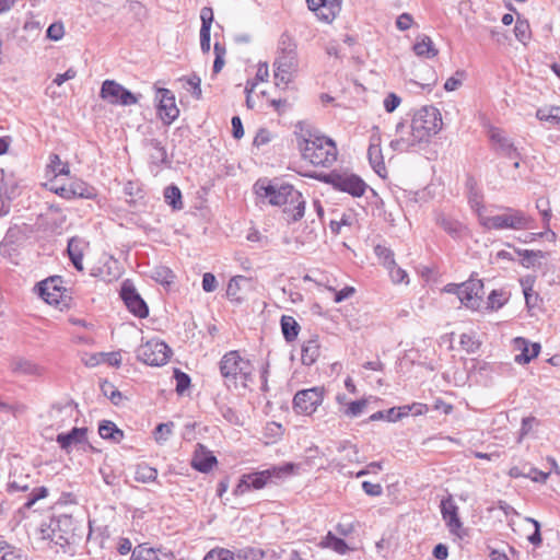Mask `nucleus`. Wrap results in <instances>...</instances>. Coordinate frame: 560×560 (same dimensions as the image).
<instances>
[{"label": "nucleus", "mask_w": 560, "mask_h": 560, "mask_svg": "<svg viewBox=\"0 0 560 560\" xmlns=\"http://www.w3.org/2000/svg\"><path fill=\"white\" fill-rule=\"evenodd\" d=\"M442 116L434 106L417 109L410 121L396 125L395 137L389 147L397 152L417 151L442 129Z\"/></svg>", "instance_id": "f257e3e1"}, {"label": "nucleus", "mask_w": 560, "mask_h": 560, "mask_svg": "<svg viewBox=\"0 0 560 560\" xmlns=\"http://www.w3.org/2000/svg\"><path fill=\"white\" fill-rule=\"evenodd\" d=\"M296 141L302 158L315 166L329 167L337 160L335 141L314 128L300 126Z\"/></svg>", "instance_id": "f03ea898"}, {"label": "nucleus", "mask_w": 560, "mask_h": 560, "mask_svg": "<svg viewBox=\"0 0 560 560\" xmlns=\"http://www.w3.org/2000/svg\"><path fill=\"white\" fill-rule=\"evenodd\" d=\"M299 66L296 43L291 35L283 33L279 38L273 62L276 85L287 88L293 82L299 73Z\"/></svg>", "instance_id": "7ed1b4c3"}, {"label": "nucleus", "mask_w": 560, "mask_h": 560, "mask_svg": "<svg viewBox=\"0 0 560 560\" xmlns=\"http://www.w3.org/2000/svg\"><path fill=\"white\" fill-rule=\"evenodd\" d=\"M264 190L262 196L269 199L273 206L284 205V213L289 222L301 220L305 212V200L302 194L292 185H273L269 184L260 188Z\"/></svg>", "instance_id": "20e7f679"}, {"label": "nucleus", "mask_w": 560, "mask_h": 560, "mask_svg": "<svg viewBox=\"0 0 560 560\" xmlns=\"http://www.w3.org/2000/svg\"><path fill=\"white\" fill-rule=\"evenodd\" d=\"M220 372L229 388H246L252 381L253 365L237 351H230L220 361Z\"/></svg>", "instance_id": "39448f33"}, {"label": "nucleus", "mask_w": 560, "mask_h": 560, "mask_svg": "<svg viewBox=\"0 0 560 560\" xmlns=\"http://www.w3.org/2000/svg\"><path fill=\"white\" fill-rule=\"evenodd\" d=\"M74 520L71 515L60 514L40 526V538L54 545L65 547L74 538Z\"/></svg>", "instance_id": "423d86ee"}, {"label": "nucleus", "mask_w": 560, "mask_h": 560, "mask_svg": "<svg viewBox=\"0 0 560 560\" xmlns=\"http://www.w3.org/2000/svg\"><path fill=\"white\" fill-rule=\"evenodd\" d=\"M479 223L487 230H524L530 228V219L521 210L508 208L502 214L479 213Z\"/></svg>", "instance_id": "0eeeda50"}, {"label": "nucleus", "mask_w": 560, "mask_h": 560, "mask_svg": "<svg viewBox=\"0 0 560 560\" xmlns=\"http://www.w3.org/2000/svg\"><path fill=\"white\" fill-rule=\"evenodd\" d=\"M291 469V466L284 468L273 467L261 471L245 474L240 479L238 483L234 489L235 495H243L249 490H260L267 486V483L273 478H279L281 472Z\"/></svg>", "instance_id": "6e6552de"}, {"label": "nucleus", "mask_w": 560, "mask_h": 560, "mask_svg": "<svg viewBox=\"0 0 560 560\" xmlns=\"http://www.w3.org/2000/svg\"><path fill=\"white\" fill-rule=\"evenodd\" d=\"M324 182L352 197L363 196L368 188V185L358 175L348 172H332L324 176Z\"/></svg>", "instance_id": "1a4fd4ad"}, {"label": "nucleus", "mask_w": 560, "mask_h": 560, "mask_svg": "<svg viewBox=\"0 0 560 560\" xmlns=\"http://www.w3.org/2000/svg\"><path fill=\"white\" fill-rule=\"evenodd\" d=\"M100 97L110 105L130 106L139 102L140 95L133 94L114 80H105L101 86Z\"/></svg>", "instance_id": "9d476101"}, {"label": "nucleus", "mask_w": 560, "mask_h": 560, "mask_svg": "<svg viewBox=\"0 0 560 560\" xmlns=\"http://www.w3.org/2000/svg\"><path fill=\"white\" fill-rule=\"evenodd\" d=\"M171 353L164 341L152 339L138 348L137 358L148 365L161 366L167 363Z\"/></svg>", "instance_id": "9b49d317"}, {"label": "nucleus", "mask_w": 560, "mask_h": 560, "mask_svg": "<svg viewBox=\"0 0 560 560\" xmlns=\"http://www.w3.org/2000/svg\"><path fill=\"white\" fill-rule=\"evenodd\" d=\"M324 388L312 387L299 390L293 398V408L298 413L312 415L323 402Z\"/></svg>", "instance_id": "f8f14e48"}, {"label": "nucleus", "mask_w": 560, "mask_h": 560, "mask_svg": "<svg viewBox=\"0 0 560 560\" xmlns=\"http://www.w3.org/2000/svg\"><path fill=\"white\" fill-rule=\"evenodd\" d=\"M441 514L450 533L463 539L466 536V529L458 516V506L451 495L441 501Z\"/></svg>", "instance_id": "ddd939ff"}, {"label": "nucleus", "mask_w": 560, "mask_h": 560, "mask_svg": "<svg viewBox=\"0 0 560 560\" xmlns=\"http://www.w3.org/2000/svg\"><path fill=\"white\" fill-rule=\"evenodd\" d=\"M158 115L165 125H171L179 116L173 92L165 88L156 89Z\"/></svg>", "instance_id": "4468645a"}, {"label": "nucleus", "mask_w": 560, "mask_h": 560, "mask_svg": "<svg viewBox=\"0 0 560 560\" xmlns=\"http://www.w3.org/2000/svg\"><path fill=\"white\" fill-rule=\"evenodd\" d=\"M483 283L479 279H469L460 283L458 299L462 304L471 310H478L482 302Z\"/></svg>", "instance_id": "2eb2a0df"}, {"label": "nucleus", "mask_w": 560, "mask_h": 560, "mask_svg": "<svg viewBox=\"0 0 560 560\" xmlns=\"http://www.w3.org/2000/svg\"><path fill=\"white\" fill-rule=\"evenodd\" d=\"M342 0H306L307 8L318 20L331 23L341 10Z\"/></svg>", "instance_id": "dca6fc26"}, {"label": "nucleus", "mask_w": 560, "mask_h": 560, "mask_svg": "<svg viewBox=\"0 0 560 560\" xmlns=\"http://www.w3.org/2000/svg\"><path fill=\"white\" fill-rule=\"evenodd\" d=\"M253 290L254 282L252 278L235 276L228 283L226 295L230 300L241 303L246 299V294Z\"/></svg>", "instance_id": "f3484780"}, {"label": "nucleus", "mask_w": 560, "mask_h": 560, "mask_svg": "<svg viewBox=\"0 0 560 560\" xmlns=\"http://www.w3.org/2000/svg\"><path fill=\"white\" fill-rule=\"evenodd\" d=\"M121 298L127 308L137 317L145 318L149 314L147 303L139 293L131 287L124 285L121 289Z\"/></svg>", "instance_id": "a211bd4d"}, {"label": "nucleus", "mask_w": 560, "mask_h": 560, "mask_svg": "<svg viewBox=\"0 0 560 560\" xmlns=\"http://www.w3.org/2000/svg\"><path fill=\"white\" fill-rule=\"evenodd\" d=\"M145 147L150 150L151 171L155 170L158 172L162 165H170L171 162L167 156V151L160 140L149 139L145 142Z\"/></svg>", "instance_id": "6ab92c4d"}, {"label": "nucleus", "mask_w": 560, "mask_h": 560, "mask_svg": "<svg viewBox=\"0 0 560 560\" xmlns=\"http://www.w3.org/2000/svg\"><path fill=\"white\" fill-rule=\"evenodd\" d=\"M489 138L495 145V150L510 159H517L518 153L513 142L505 137L504 132L499 128H491L489 130Z\"/></svg>", "instance_id": "aec40b11"}, {"label": "nucleus", "mask_w": 560, "mask_h": 560, "mask_svg": "<svg viewBox=\"0 0 560 560\" xmlns=\"http://www.w3.org/2000/svg\"><path fill=\"white\" fill-rule=\"evenodd\" d=\"M11 369L13 373L23 375V376H33L40 377L45 374L46 370L43 365L37 362L25 359V358H16L11 363Z\"/></svg>", "instance_id": "412c9836"}, {"label": "nucleus", "mask_w": 560, "mask_h": 560, "mask_svg": "<svg viewBox=\"0 0 560 560\" xmlns=\"http://www.w3.org/2000/svg\"><path fill=\"white\" fill-rule=\"evenodd\" d=\"M436 224L454 240H462L468 235L466 225L445 214L438 215Z\"/></svg>", "instance_id": "4be33fe9"}, {"label": "nucleus", "mask_w": 560, "mask_h": 560, "mask_svg": "<svg viewBox=\"0 0 560 560\" xmlns=\"http://www.w3.org/2000/svg\"><path fill=\"white\" fill-rule=\"evenodd\" d=\"M514 347L521 350V353L515 357V361L520 364H526L540 352V345L537 342L530 343L528 340L522 337L514 339Z\"/></svg>", "instance_id": "5701e85b"}, {"label": "nucleus", "mask_w": 560, "mask_h": 560, "mask_svg": "<svg viewBox=\"0 0 560 560\" xmlns=\"http://www.w3.org/2000/svg\"><path fill=\"white\" fill-rule=\"evenodd\" d=\"M74 407L72 404L54 405L49 411L51 425L56 429L62 428L74 416Z\"/></svg>", "instance_id": "b1692460"}, {"label": "nucleus", "mask_w": 560, "mask_h": 560, "mask_svg": "<svg viewBox=\"0 0 560 560\" xmlns=\"http://www.w3.org/2000/svg\"><path fill=\"white\" fill-rule=\"evenodd\" d=\"M86 428H73L67 433L58 434L56 441L62 450L69 451L71 446L84 443L86 441Z\"/></svg>", "instance_id": "393cba45"}, {"label": "nucleus", "mask_w": 560, "mask_h": 560, "mask_svg": "<svg viewBox=\"0 0 560 560\" xmlns=\"http://www.w3.org/2000/svg\"><path fill=\"white\" fill-rule=\"evenodd\" d=\"M201 28H200V47L203 52L210 50V30L213 21V11L211 8L205 7L200 12Z\"/></svg>", "instance_id": "a878e982"}, {"label": "nucleus", "mask_w": 560, "mask_h": 560, "mask_svg": "<svg viewBox=\"0 0 560 560\" xmlns=\"http://www.w3.org/2000/svg\"><path fill=\"white\" fill-rule=\"evenodd\" d=\"M39 296L48 304H58L61 292L57 287V279L50 278L38 284Z\"/></svg>", "instance_id": "bb28decb"}, {"label": "nucleus", "mask_w": 560, "mask_h": 560, "mask_svg": "<svg viewBox=\"0 0 560 560\" xmlns=\"http://www.w3.org/2000/svg\"><path fill=\"white\" fill-rule=\"evenodd\" d=\"M412 49L418 57L428 59L434 58L439 52L432 39L428 35H419Z\"/></svg>", "instance_id": "cd10ccee"}, {"label": "nucleus", "mask_w": 560, "mask_h": 560, "mask_svg": "<svg viewBox=\"0 0 560 560\" xmlns=\"http://www.w3.org/2000/svg\"><path fill=\"white\" fill-rule=\"evenodd\" d=\"M319 357V342L316 338L304 341L301 349V360L305 365H312Z\"/></svg>", "instance_id": "c85d7f7f"}, {"label": "nucleus", "mask_w": 560, "mask_h": 560, "mask_svg": "<svg viewBox=\"0 0 560 560\" xmlns=\"http://www.w3.org/2000/svg\"><path fill=\"white\" fill-rule=\"evenodd\" d=\"M280 325L285 341L292 342L298 338L301 327L293 316L282 315Z\"/></svg>", "instance_id": "c756f323"}, {"label": "nucleus", "mask_w": 560, "mask_h": 560, "mask_svg": "<svg viewBox=\"0 0 560 560\" xmlns=\"http://www.w3.org/2000/svg\"><path fill=\"white\" fill-rule=\"evenodd\" d=\"M318 546L320 548L331 549L338 555H346L350 550L347 542L343 539L336 537L331 532H328Z\"/></svg>", "instance_id": "7c9ffc66"}, {"label": "nucleus", "mask_w": 560, "mask_h": 560, "mask_svg": "<svg viewBox=\"0 0 560 560\" xmlns=\"http://www.w3.org/2000/svg\"><path fill=\"white\" fill-rule=\"evenodd\" d=\"M101 438L120 442L124 438V432L117 425L108 420L103 421L98 427Z\"/></svg>", "instance_id": "2f4dec72"}, {"label": "nucleus", "mask_w": 560, "mask_h": 560, "mask_svg": "<svg viewBox=\"0 0 560 560\" xmlns=\"http://www.w3.org/2000/svg\"><path fill=\"white\" fill-rule=\"evenodd\" d=\"M158 478V470L145 463L137 465L135 471V480L142 483L155 481Z\"/></svg>", "instance_id": "473e14b6"}, {"label": "nucleus", "mask_w": 560, "mask_h": 560, "mask_svg": "<svg viewBox=\"0 0 560 560\" xmlns=\"http://www.w3.org/2000/svg\"><path fill=\"white\" fill-rule=\"evenodd\" d=\"M72 198L91 199L95 196L94 188L82 180H73L69 184Z\"/></svg>", "instance_id": "72a5a7b5"}, {"label": "nucleus", "mask_w": 560, "mask_h": 560, "mask_svg": "<svg viewBox=\"0 0 560 560\" xmlns=\"http://www.w3.org/2000/svg\"><path fill=\"white\" fill-rule=\"evenodd\" d=\"M368 156L373 170L378 175H382V172L385 171V164L383 161L381 147L378 144L371 143L368 150Z\"/></svg>", "instance_id": "f704fd0d"}, {"label": "nucleus", "mask_w": 560, "mask_h": 560, "mask_svg": "<svg viewBox=\"0 0 560 560\" xmlns=\"http://www.w3.org/2000/svg\"><path fill=\"white\" fill-rule=\"evenodd\" d=\"M70 173L69 165L63 163L59 155L51 154L49 156V163L47 165V175L51 174L54 179L59 175H68Z\"/></svg>", "instance_id": "c9c22d12"}, {"label": "nucleus", "mask_w": 560, "mask_h": 560, "mask_svg": "<svg viewBox=\"0 0 560 560\" xmlns=\"http://www.w3.org/2000/svg\"><path fill=\"white\" fill-rule=\"evenodd\" d=\"M0 560H26L22 551L16 547L0 539Z\"/></svg>", "instance_id": "e433bc0d"}, {"label": "nucleus", "mask_w": 560, "mask_h": 560, "mask_svg": "<svg viewBox=\"0 0 560 560\" xmlns=\"http://www.w3.org/2000/svg\"><path fill=\"white\" fill-rule=\"evenodd\" d=\"M164 198L174 210L183 208L182 192L177 186L171 185L164 189Z\"/></svg>", "instance_id": "4c0bfd02"}, {"label": "nucleus", "mask_w": 560, "mask_h": 560, "mask_svg": "<svg viewBox=\"0 0 560 560\" xmlns=\"http://www.w3.org/2000/svg\"><path fill=\"white\" fill-rule=\"evenodd\" d=\"M47 219L49 220L50 228L54 231L62 229L67 221L66 214L58 207L51 206L47 212Z\"/></svg>", "instance_id": "58836bf2"}, {"label": "nucleus", "mask_w": 560, "mask_h": 560, "mask_svg": "<svg viewBox=\"0 0 560 560\" xmlns=\"http://www.w3.org/2000/svg\"><path fill=\"white\" fill-rule=\"evenodd\" d=\"M539 120L550 122L555 126H560V106H553L549 109L540 108L536 113Z\"/></svg>", "instance_id": "ea45409f"}, {"label": "nucleus", "mask_w": 560, "mask_h": 560, "mask_svg": "<svg viewBox=\"0 0 560 560\" xmlns=\"http://www.w3.org/2000/svg\"><path fill=\"white\" fill-rule=\"evenodd\" d=\"M180 81L185 82L184 88L191 93V95L196 100L201 98V79L197 74H191L189 77H184L180 79Z\"/></svg>", "instance_id": "a19ab883"}, {"label": "nucleus", "mask_w": 560, "mask_h": 560, "mask_svg": "<svg viewBox=\"0 0 560 560\" xmlns=\"http://www.w3.org/2000/svg\"><path fill=\"white\" fill-rule=\"evenodd\" d=\"M514 35L517 40H520L523 44H526L530 39V27L529 23L517 16L516 23L514 26Z\"/></svg>", "instance_id": "79ce46f5"}, {"label": "nucleus", "mask_w": 560, "mask_h": 560, "mask_svg": "<svg viewBox=\"0 0 560 560\" xmlns=\"http://www.w3.org/2000/svg\"><path fill=\"white\" fill-rule=\"evenodd\" d=\"M217 463V458L212 455H196L192 459V467L201 472H208Z\"/></svg>", "instance_id": "37998d69"}, {"label": "nucleus", "mask_w": 560, "mask_h": 560, "mask_svg": "<svg viewBox=\"0 0 560 560\" xmlns=\"http://www.w3.org/2000/svg\"><path fill=\"white\" fill-rule=\"evenodd\" d=\"M374 253L386 269L396 262L393 250L384 245H376Z\"/></svg>", "instance_id": "c03bdc74"}, {"label": "nucleus", "mask_w": 560, "mask_h": 560, "mask_svg": "<svg viewBox=\"0 0 560 560\" xmlns=\"http://www.w3.org/2000/svg\"><path fill=\"white\" fill-rule=\"evenodd\" d=\"M264 551L258 548L246 547L238 549L234 553V560H260L264 558Z\"/></svg>", "instance_id": "a18cd8bd"}, {"label": "nucleus", "mask_w": 560, "mask_h": 560, "mask_svg": "<svg viewBox=\"0 0 560 560\" xmlns=\"http://www.w3.org/2000/svg\"><path fill=\"white\" fill-rule=\"evenodd\" d=\"M131 560H160V558L154 549L139 545L133 549Z\"/></svg>", "instance_id": "49530a36"}, {"label": "nucleus", "mask_w": 560, "mask_h": 560, "mask_svg": "<svg viewBox=\"0 0 560 560\" xmlns=\"http://www.w3.org/2000/svg\"><path fill=\"white\" fill-rule=\"evenodd\" d=\"M173 427V422L160 423L153 432L154 440L156 441V443H165L172 435Z\"/></svg>", "instance_id": "de8ad7c7"}, {"label": "nucleus", "mask_w": 560, "mask_h": 560, "mask_svg": "<svg viewBox=\"0 0 560 560\" xmlns=\"http://www.w3.org/2000/svg\"><path fill=\"white\" fill-rule=\"evenodd\" d=\"M387 271H388V275H389L393 283H395V284H400V283L408 284L409 283L408 273L406 272V270H404L402 268L397 266L396 262L393 265V267L392 266L388 267Z\"/></svg>", "instance_id": "09e8293b"}, {"label": "nucleus", "mask_w": 560, "mask_h": 560, "mask_svg": "<svg viewBox=\"0 0 560 560\" xmlns=\"http://www.w3.org/2000/svg\"><path fill=\"white\" fill-rule=\"evenodd\" d=\"M101 390L114 405H118L122 399L121 393L107 381L101 384Z\"/></svg>", "instance_id": "8fccbe9b"}, {"label": "nucleus", "mask_w": 560, "mask_h": 560, "mask_svg": "<svg viewBox=\"0 0 560 560\" xmlns=\"http://www.w3.org/2000/svg\"><path fill=\"white\" fill-rule=\"evenodd\" d=\"M203 560H234V552L225 548H213L208 551Z\"/></svg>", "instance_id": "3c124183"}, {"label": "nucleus", "mask_w": 560, "mask_h": 560, "mask_svg": "<svg viewBox=\"0 0 560 560\" xmlns=\"http://www.w3.org/2000/svg\"><path fill=\"white\" fill-rule=\"evenodd\" d=\"M468 202L471 207V209L479 215V213H482L483 209V198L482 195L475 189L472 186L469 189L468 194Z\"/></svg>", "instance_id": "603ef678"}, {"label": "nucleus", "mask_w": 560, "mask_h": 560, "mask_svg": "<svg viewBox=\"0 0 560 560\" xmlns=\"http://www.w3.org/2000/svg\"><path fill=\"white\" fill-rule=\"evenodd\" d=\"M525 522H527L534 526V532L527 536V540L535 547H539L542 542L539 522L537 520H535L533 517H528V516L525 517Z\"/></svg>", "instance_id": "864d4df0"}, {"label": "nucleus", "mask_w": 560, "mask_h": 560, "mask_svg": "<svg viewBox=\"0 0 560 560\" xmlns=\"http://www.w3.org/2000/svg\"><path fill=\"white\" fill-rule=\"evenodd\" d=\"M459 343L467 353H475L480 346L479 341L470 334H462Z\"/></svg>", "instance_id": "5fc2aeb1"}, {"label": "nucleus", "mask_w": 560, "mask_h": 560, "mask_svg": "<svg viewBox=\"0 0 560 560\" xmlns=\"http://www.w3.org/2000/svg\"><path fill=\"white\" fill-rule=\"evenodd\" d=\"M366 405H368L366 399L351 401L347 405V408L345 409L343 412L346 416H348L350 418L359 417L365 409Z\"/></svg>", "instance_id": "6e6d98bb"}, {"label": "nucleus", "mask_w": 560, "mask_h": 560, "mask_svg": "<svg viewBox=\"0 0 560 560\" xmlns=\"http://www.w3.org/2000/svg\"><path fill=\"white\" fill-rule=\"evenodd\" d=\"M153 278L162 284H171L174 281V273L167 267H160L154 270Z\"/></svg>", "instance_id": "4d7b16f0"}, {"label": "nucleus", "mask_w": 560, "mask_h": 560, "mask_svg": "<svg viewBox=\"0 0 560 560\" xmlns=\"http://www.w3.org/2000/svg\"><path fill=\"white\" fill-rule=\"evenodd\" d=\"M174 377L176 380V392L183 394L190 385V377L177 369L174 372Z\"/></svg>", "instance_id": "13d9d810"}, {"label": "nucleus", "mask_w": 560, "mask_h": 560, "mask_svg": "<svg viewBox=\"0 0 560 560\" xmlns=\"http://www.w3.org/2000/svg\"><path fill=\"white\" fill-rule=\"evenodd\" d=\"M48 495V489L46 487H38L35 488L32 493L30 494V498L24 503L25 509H31L38 500L44 499Z\"/></svg>", "instance_id": "bf43d9fd"}, {"label": "nucleus", "mask_w": 560, "mask_h": 560, "mask_svg": "<svg viewBox=\"0 0 560 560\" xmlns=\"http://www.w3.org/2000/svg\"><path fill=\"white\" fill-rule=\"evenodd\" d=\"M395 415H396V407H393V408H389L388 410L374 412L373 415L370 416L369 421L385 420L388 422H396L397 419L395 418Z\"/></svg>", "instance_id": "052dcab7"}, {"label": "nucleus", "mask_w": 560, "mask_h": 560, "mask_svg": "<svg viewBox=\"0 0 560 560\" xmlns=\"http://www.w3.org/2000/svg\"><path fill=\"white\" fill-rule=\"evenodd\" d=\"M67 252L69 257L83 256V241L79 237H71L68 242Z\"/></svg>", "instance_id": "680f3d73"}, {"label": "nucleus", "mask_w": 560, "mask_h": 560, "mask_svg": "<svg viewBox=\"0 0 560 560\" xmlns=\"http://www.w3.org/2000/svg\"><path fill=\"white\" fill-rule=\"evenodd\" d=\"M65 35V27L61 22L52 23L47 28V37L51 40H60Z\"/></svg>", "instance_id": "e2e57ef3"}, {"label": "nucleus", "mask_w": 560, "mask_h": 560, "mask_svg": "<svg viewBox=\"0 0 560 560\" xmlns=\"http://www.w3.org/2000/svg\"><path fill=\"white\" fill-rule=\"evenodd\" d=\"M401 103V98L396 93H388L384 98L383 105L387 113L395 112Z\"/></svg>", "instance_id": "0e129e2a"}, {"label": "nucleus", "mask_w": 560, "mask_h": 560, "mask_svg": "<svg viewBox=\"0 0 560 560\" xmlns=\"http://www.w3.org/2000/svg\"><path fill=\"white\" fill-rule=\"evenodd\" d=\"M214 52H215V59L213 62V72L218 73L221 71V69L224 66V59L223 56L225 54V49L221 47L219 43L214 44Z\"/></svg>", "instance_id": "69168bd1"}, {"label": "nucleus", "mask_w": 560, "mask_h": 560, "mask_svg": "<svg viewBox=\"0 0 560 560\" xmlns=\"http://www.w3.org/2000/svg\"><path fill=\"white\" fill-rule=\"evenodd\" d=\"M527 478L535 482L545 483L550 476V472H544L535 467H528Z\"/></svg>", "instance_id": "338daca9"}, {"label": "nucleus", "mask_w": 560, "mask_h": 560, "mask_svg": "<svg viewBox=\"0 0 560 560\" xmlns=\"http://www.w3.org/2000/svg\"><path fill=\"white\" fill-rule=\"evenodd\" d=\"M49 188L50 190H52L55 194L59 195L62 198L72 199V195H70L71 190L69 185L58 186L55 179H51L49 183Z\"/></svg>", "instance_id": "774afa93"}]
</instances>
